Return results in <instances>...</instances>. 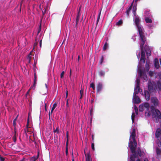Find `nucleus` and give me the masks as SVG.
<instances>
[{
  "mask_svg": "<svg viewBox=\"0 0 161 161\" xmlns=\"http://www.w3.org/2000/svg\"><path fill=\"white\" fill-rule=\"evenodd\" d=\"M133 5V2L132 3L130 6V7L126 10V15H127V16H129L130 12V11L132 9V8Z\"/></svg>",
  "mask_w": 161,
  "mask_h": 161,
  "instance_id": "6ab92c4d",
  "label": "nucleus"
},
{
  "mask_svg": "<svg viewBox=\"0 0 161 161\" xmlns=\"http://www.w3.org/2000/svg\"><path fill=\"white\" fill-rule=\"evenodd\" d=\"M145 20L147 23H152V19L148 17H145Z\"/></svg>",
  "mask_w": 161,
  "mask_h": 161,
  "instance_id": "b1692460",
  "label": "nucleus"
},
{
  "mask_svg": "<svg viewBox=\"0 0 161 161\" xmlns=\"http://www.w3.org/2000/svg\"><path fill=\"white\" fill-rule=\"evenodd\" d=\"M101 12V10L98 15L97 18V22H96V26H97V24H98V22L99 20L100 19ZM96 27H97V26H96V27H95V30H96Z\"/></svg>",
  "mask_w": 161,
  "mask_h": 161,
  "instance_id": "4be33fe9",
  "label": "nucleus"
},
{
  "mask_svg": "<svg viewBox=\"0 0 161 161\" xmlns=\"http://www.w3.org/2000/svg\"><path fill=\"white\" fill-rule=\"evenodd\" d=\"M136 94L134 93L133 94L134 103H139L141 102V101L140 98L136 96Z\"/></svg>",
  "mask_w": 161,
  "mask_h": 161,
  "instance_id": "9d476101",
  "label": "nucleus"
},
{
  "mask_svg": "<svg viewBox=\"0 0 161 161\" xmlns=\"http://www.w3.org/2000/svg\"><path fill=\"white\" fill-rule=\"evenodd\" d=\"M13 125L14 126V132L15 133L16 132V122L14 121H13Z\"/></svg>",
  "mask_w": 161,
  "mask_h": 161,
  "instance_id": "e433bc0d",
  "label": "nucleus"
},
{
  "mask_svg": "<svg viewBox=\"0 0 161 161\" xmlns=\"http://www.w3.org/2000/svg\"><path fill=\"white\" fill-rule=\"evenodd\" d=\"M145 97L146 99L148 101L150 99V95L147 91H145L144 92Z\"/></svg>",
  "mask_w": 161,
  "mask_h": 161,
  "instance_id": "4468645a",
  "label": "nucleus"
},
{
  "mask_svg": "<svg viewBox=\"0 0 161 161\" xmlns=\"http://www.w3.org/2000/svg\"><path fill=\"white\" fill-rule=\"evenodd\" d=\"M156 152L157 155H160L161 154V150L159 148H156Z\"/></svg>",
  "mask_w": 161,
  "mask_h": 161,
  "instance_id": "a878e982",
  "label": "nucleus"
},
{
  "mask_svg": "<svg viewBox=\"0 0 161 161\" xmlns=\"http://www.w3.org/2000/svg\"><path fill=\"white\" fill-rule=\"evenodd\" d=\"M98 74L100 76L104 77L105 75V72L104 71L102 70H100L98 71Z\"/></svg>",
  "mask_w": 161,
  "mask_h": 161,
  "instance_id": "aec40b11",
  "label": "nucleus"
},
{
  "mask_svg": "<svg viewBox=\"0 0 161 161\" xmlns=\"http://www.w3.org/2000/svg\"><path fill=\"white\" fill-rule=\"evenodd\" d=\"M66 107H69V104H68V99H67L66 100Z\"/></svg>",
  "mask_w": 161,
  "mask_h": 161,
  "instance_id": "603ef678",
  "label": "nucleus"
},
{
  "mask_svg": "<svg viewBox=\"0 0 161 161\" xmlns=\"http://www.w3.org/2000/svg\"><path fill=\"white\" fill-rule=\"evenodd\" d=\"M145 67L147 71H148L149 69V64L147 62L145 64Z\"/></svg>",
  "mask_w": 161,
  "mask_h": 161,
  "instance_id": "473e14b6",
  "label": "nucleus"
},
{
  "mask_svg": "<svg viewBox=\"0 0 161 161\" xmlns=\"http://www.w3.org/2000/svg\"><path fill=\"white\" fill-rule=\"evenodd\" d=\"M140 36V40H144L147 39L146 36L144 35L143 32V29L142 28H139L138 30Z\"/></svg>",
  "mask_w": 161,
  "mask_h": 161,
  "instance_id": "20e7f679",
  "label": "nucleus"
},
{
  "mask_svg": "<svg viewBox=\"0 0 161 161\" xmlns=\"http://www.w3.org/2000/svg\"><path fill=\"white\" fill-rule=\"evenodd\" d=\"M57 104L56 103H55L53 105L52 108L51 112H49V118H50V116L52 115V114L55 108L57 106Z\"/></svg>",
  "mask_w": 161,
  "mask_h": 161,
  "instance_id": "dca6fc26",
  "label": "nucleus"
},
{
  "mask_svg": "<svg viewBox=\"0 0 161 161\" xmlns=\"http://www.w3.org/2000/svg\"><path fill=\"white\" fill-rule=\"evenodd\" d=\"M136 9H137L136 7H135V6H134L133 8L132 12L133 14L135 16H136Z\"/></svg>",
  "mask_w": 161,
  "mask_h": 161,
  "instance_id": "cd10ccee",
  "label": "nucleus"
},
{
  "mask_svg": "<svg viewBox=\"0 0 161 161\" xmlns=\"http://www.w3.org/2000/svg\"><path fill=\"white\" fill-rule=\"evenodd\" d=\"M39 155L38 154L36 157H33L31 158V161H35L38 158Z\"/></svg>",
  "mask_w": 161,
  "mask_h": 161,
  "instance_id": "2f4dec72",
  "label": "nucleus"
},
{
  "mask_svg": "<svg viewBox=\"0 0 161 161\" xmlns=\"http://www.w3.org/2000/svg\"><path fill=\"white\" fill-rule=\"evenodd\" d=\"M108 46V44L107 42H105V43L103 46V50H106Z\"/></svg>",
  "mask_w": 161,
  "mask_h": 161,
  "instance_id": "c85d7f7f",
  "label": "nucleus"
},
{
  "mask_svg": "<svg viewBox=\"0 0 161 161\" xmlns=\"http://www.w3.org/2000/svg\"><path fill=\"white\" fill-rule=\"evenodd\" d=\"M65 153L66 155L67 156L68 153V147H66L65 148Z\"/></svg>",
  "mask_w": 161,
  "mask_h": 161,
  "instance_id": "49530a36",
  "label": "nucleus"
},
{
  "mask_svg": "<svg viewBox=\"0 0 161 161\" xmlns=\"http://www.w3.org/2000/svg\"><path fill=\"white\" fill-rule=\"evenodd\" d=\"M42 40H41L40 42V47H42Z\"/></svg>",
  "mask_w": 161,
  "mask_h": 161,
  "instance_id": "69168bd1",
  "label": "nucleus"
},
{
  "mask_svg": "<svg viewBox=\"0 0 161 161\" xmlns=\"http://www.w3.org/2000/svg\"><path fill=\"white\" fill-rule=\"evenodd\" d=\"M161 134V129L160 128H158L156 130L155 133V137L157 138L160 137Z\"/></svg>",
  "mask_w": 161,
  "mask_h": 161,
  "instance_id": "9b49d317",
  "label": "nucleus"
},
{
  "mask_svg": "<svg viewBox=\"0 0 161 161\" xmlns=\"http://www.w3.org/2000/svg\"><path fill=\"white\" fill-rule=\"evenodd\" d=\"M138 73L141 77L145 81H147V78L145 72L142 70L141 69H139L138 70Z\"/></svg>",
  "mask_w": 161,
  "mask_h": 161,
  "instance_id": "39448f33",
  "label": "nucleus"
},
{
  "mask_svg": "<svg viewBox=\"0 0 161 161\" xmlns=\"http://www.w3.org/2000/svg\"><path fill=\"white\" fill-rule=\"evenodd\" d=\"M135 111L136 112V114H137L138 113L137 108L136 107H135Z\"/></svg>",
  "mask_w": 161,
  "mask_h": 161,
  "instance_id": "8fccbe9b",
  "label": "nucleus"
},
{
  "mask_svg": "<svg viewBox=\"0 0 161 161\" xmlns=\"http://www.w3.org/2000/svg\"><path fill=\"white\" fill-rule=\"evenodd\" d=\"M144 110V108L143 106L140 105L139 107V110L140 111L142 112Z\"/></svg>",
  "mask_w": 161,
  "mask_h": 161,
  "instance_id": "4c0bfd02",
  "label": "nucleus"
},
{
  "mask_svg": "<svg viewBox=\"0 0 161 161\" xmlns=\"http://www.w3.org/2000/svg\"><path fill=\"white\" fill-rule=\"evenodd\" d=\"M84 153L86 156V161H92V158L89 152L86 154L85 152Z\"/></svg>",
  "mask_w": 161,
  "mask_h": 161,
  "instance_id": "ddd939ff",
  "label": "nucleus"
},
{
  "mask_svg": "<svg viewBox=\"0 0 161 161\" xmlns=\"http://www.w3.org/2000/svg\"><path fill=\"white\" fill-rule=\"evenodd\" d=\"M140 87L139 85H136L135 87L134 92V93L136 94H137L138 92H140Z\"/></svg>",
  "mask_w": 161,
  "mask_h": 161,
  "instance_id": "412c9836",
  "label": "nucleus"
},
{
  "mask_svg": "<svg viewBox=\"0 0 161 161\" xmlns=\"http://www.w3.org/2000/svg\"><path fill=\"white\" fill-rule=\"evenodd\" d=\"M154 65L155 68L158 69L159 67V65L158 62V58H155L154 60Z\"/></svg>",
  "mask_w": 161,
  "mask_h": 161,
  "instance_id": "2eb2a0df",
  "label": "nucleus"
},
{
  "mask_svg": "<svg viewBox=\"0 0 161 161\" xmlns=\"http://www.w3.org/2000/svg\"><path fill=\"white\" fill-rule=\"evenodd\" d=\"M80 15H81L80 13V12H78L77 15V16H76V20H77V21H79Z\"/></svg>",
  "mask_w": 161,
  "mask_h": 161,
  "instance_id": "bb28decb",
  "label": "nucleus"
},
{
  "mask_svg": "<svg viewBox=\"0 0 161 161\" xmlns=\"http://www.w3.org/2000/svg\"><path fill=\"white\" fill-rule=\"evenodd\" d=\"M30 89L25 94V95L26 96H27L28 95L29 93L30 92Z\"/></svg>",
  "mask_w": 161,
  "mask_h": 161,
  "instance_id": "864d4df0",
  "label": "nucleus"
},
{
  "mask_svg": "<svg viewBox=\"0 0 161 161\" xmlns=\"http://www.w3.org/2000/svg\"><path fill=\"white\" fill-rule=\"evenodd\" d=\"M136 130L134 128L132 130L129 139V146L130 150L132 154L131 155L130 160V161H135V158H138V156L141 157L142 155V153L141 152L140 147H138L137 151H136L137 145L136 139Z\"/></svg>",
  "mask_w": 161,
  "mask_h": 161,
  "instance_id": "f257e3e1",
  "label": "nucleus"
},
{
  "mask_svg": "<svg viewBox=\"0 0 161 161\" xmlns=\"http://www.w3.org/2000/svg\"><path fill=\"white\" fill-rule=\"evenodd\" d=\"M23 0H22V1H21L20 4V10H21V6H22V2H23Z\"/></svg>",
  "mask_w": 161,
  "mask_h": 161,
  "instance_id": "4d7b16f0",
  "label": "nucleus"
},
{
  "mask_svg": "<svg viewBox=\"0 0 161 161\" xmlns=\"http://www.w3.org/2000/svg\"><path fill=\"white\" fill-rule=\"evenodd\" d=\"M64 71H62L60 75V77L61 78H63L64 77Z\"/></svg>",
  "mask_w": 161,
  "mask_h": 161,
  "instance_id": "a18cd8bd",
  "label": "nucleus"
},
{
  "mask_svg": "<svg viewBox=\"0 0 161 161\" xmlns=\"http://www.w3.org/2000/svg\"><path fill=\"white\" fill-rule=\"evenodd\" d=\"M5 160V158L1 157L0 155V161H4Z\"/></svg>",
  "mask_w": 161,
  "mask_h": 161,
  "instance_id": "09e8293b",
  "label": "nucleus"
},
{
  "mask_svg": "<svg viewBox=\"0 0 161 161\" xmlns=\"http://www.w3.org/2000/svg\"><path fill=\"white\" fill-rule=\"evenodd\" d=\"M54 133H59V130L58 129V127H57L56 129V130H53Z\"/></svg>",
  "mask_w": 161,
  "mask_h": 161,
  "instance_id": "ea45409f",
  "label": "nucleus"
},
{
  "mask_svg": "<svg viewBox=\"0 0 161 161\" xmlns=\"http://www.w3.org/2000/svg\"><path fill=\"white\" fill-rule=\"evenodd\" d=\"M140 19L137 16H136L135 20V22L136 27H137L138 30H139V28H142L141 26H140Z\"/></svg>",
  "mask_w": 161,
  "mask_h": 161,
  "instance_id": "6e6552de",
  "label": "nucleus"
},
{
  "mask_svg": "<svg viewBox=\"0 0 161 161\" xmlns=\"http://www.w3.org/2000/svg\"><path fill=\"white\" fill-rule=\"evenodd\" d=\"M80 95L82 96L83 94V90H81L80 91Z\"/></svg>",
  "mask_w": 161,
  "mask_h": 161,
  "instance_id": "3c124183",
  "label": "nucleus"
},
{
  "mask_svg": "<svg viewBox=\"0 0 161 161\" xmlns=\"http://www.w3.org/2000/svg\"><path fill=\"white\" fill-rule=\"evenodd\" d=\"M157 89L158 88L159 91L161 90V83L159 81H158L156 83Z\"/></svg>",
  "mask_w": 161,
  "mask_h": 161,
  "instance_id": "5701e85b",
  "label": "nucleus"
},
{
  "mask_svg": "<svg viewBox=\"0 0 161 161\" xmlns=\"http://www.w3.org/2000/svg\"><path fill=\"white\" fill-rule=\"evenodd\" d=\"M151 102L153 104L154 107L158 106L159 101L157 98L155 97H151Z\"/></svg>",
  "mask_w": 161,
  "mask_h": 161,
  "instance_id": "423d86ee",
  "label": "nucleus"
},
{
  "mask_svg": "<svg viewBox=\"0 0 161 161\" xmlns=\"http://www.w3.org/2000/svg\"><path fill=\"white\" fill-rule=\"evenodd\" d=\"M144 50L146 52L147 57L150 56L151 55V52L148 47L147 46H145L144 47Z\"/></svg>",
  "mask_w": 161,
  "mask_h": 161,
  "instance_id": "1a4fd4ad",
  "label": "nucleus"
},
{
  "mask_svg": "<svg viewBox=\"0 0 161 161\" xmlns=\"http://www.w3.org/2000/svg\"><path fill=\"white\" fill-rule=\"evenodd\" d=\"M34 83L33 86V87H34V88H35L36 86V81H37V75L36 72L35 71L34 73Z\"/></svg>",
  "mask_w": 161,
  "mask_h": 161,
  "instance_id": "f3484780",
  "label": "nucleus"
},
{
  "mask_svg": "<svg viewBox=\"0 0 161 161\" xmlns=\"http://www.w3.org/2000/svg\"><path fill=\"white\" fill-rule=\"evenodd\" d=\"M68 91H66V98H67L68 97Z\"/></svg>",
  "mask_w": 161,
  "mask_h": 161,
  "instance_id": "5fc2aeb1",
  "label": "nucleus"
},
{
  "mask_svg": "<svg viewBox=\"0 0 161 161\" xmlns=\"http://www.w3.org/2000/svg\"><path fill=\"white\" fill-rule=\"evenodd\" d=\"M72 160H74V155L73 151L72 152Z\"/></svg>",
  "mask_w": 161,
  "mask_h": 161,
  "instance_id": "6e6d98bb",
  "label": "nucleus"
},
{
  "mask_svg": "<svg viewBox=\"0 0 161 161\" xmlns=\"http://www.w3.org/2000/svg\"><path fill=\"white\" fill-rule=\"evenodd\" d=\"M90 87L92 88L93 90H95V84L94 83H91L90 84Z\"/></svg>",
  "mask_w": 161,
  "mask_h": 161,
  "instance_id": "c756f323",
  "label": "nucleus"
},
{
  "mask_svg": "<svg viewBox=\"0 0 161 161\" xmlns=\"http://www.w3.org/2000/svg\"><path fill=\"white\" fill-rule=\"evenodd\" d=\"M97 92H100L103 89V84L101 82H98L97 86Z\"/></svg>",
  "mask_w": 161,
  "mask_h": 161,
  "instance_id": "f8f14e48",
  "label": "nucleus"
},
{
  "mask_svg": "<svg viewBox=\"0 0 161 161\" xmlns=\"http://www.w3.org/2000/svg\"><path fill=\"white\" fill-rule=\"evenodd\" d=\"M148 88L150 92H153L154 90L157 89V85L156 83L154 81L152 82L150 80L148 81Z\"/></svg>",
  "mask_w": 161,
  "mask_h": 161,
  "instance_id": "7ed1b4c3",
  "label": "nucleus"
},
{
  "mask_svg": "<svg viewBox=\"0 0 161 161\" xmlns=\"http://www.w3.org/2000/svg\"><path fill=\"white\" fill-rule=\"evenodd\" d=\"M13 139L14 142H15L16 140V133H15L13 137Z\"/></svg>",
  "mask_w": 161,
  "mask_h": 161,
  "instance_id": "79ce46f5",
  "label": "nucleus"
},
{
  "mask_svg": "<svg viewBox=\"0 0 161 161\" xmlns=\"http://www.w3.org/2000/svg\"><path fill=\"white\" fill-rule=\"evenodd\" d=\"M136 85H140V80L139 79H137L136 80Z\"/></svg>",
  "mask_w": 161,
  "mask_h": 161,
  "instance_id": "37998d69",
  "label": "nucleus"
},
{
  "mask_svg": "<svg viewBox=\"0 0 161 161\" xmlns=\"http://www.w3.org/2000/svg\"><path fill=\"white\" fill-rule=\"evenodd\" d=\"M151 111L152 114L153 116L156 118V122H158V119H161V113L159 110L155 109L154 107L152 105L150 107Z\"/></svg>",
  "mask_w": 161,
  "mask_h": 161,
  "instance_id": "f03ea898",
  "label": "nucleus"
},
{
  "mask_svg": "<svg viewBox=\"0 0 161 161\" xmlns=\"http://www.w3.org/2000/svg\"><path fill=\"white\" fill-rule=\"evenodd\" d=\"M29 117H28L27 120V124L26 125V128L27 129L30 127L29 126Z\"/></svg>",
  "mask_w": 161,
  "mask_h": 161,
  "instance_id": "58836bf2",
  "label": "nucleus"
},
{
  "mask_svg": "<svg viewBox=\"0 0 161 161\" xmlns=\"http://www.w3.org/2000/svg\"><path fill=\"white\" fill-rule=\"evenodd\" d=\"M18 116H17L16 118L13 121H14L15 122L16 121L17 119V118H18Z\"/></svg>",
  "mask_w": 161,
  "mask_h": 161,
  "instance_id": "0e129e2a",
  "label": "nucleus"
},
{
  "mask_svg": "<svg viewBox=\"0 0 161 161\" xmlns=\"http://www.w3.org/2000/svg\"><path fill=\"white\" fill-rule=\"evenodd\" d=\"M123 23V21L121 19L119 20L118 22H116V25H121Z\"/></svg>",
  "mask_w": 161,
  "mask_h": 161,
  "instance_id": "f704fd0d",
  "label": "nucleus"
},
{
  "mask_svg": "<svg viewBox=\"0 0 161 161\" xmlns=\"http://www.w3.org/2000/svg\"><path fill=\"white\" fill-rule=\"evenodd\" d=\"M104 60V58L103 56H101V58L99 61V64H102Z\"/></svg>",
  "mask_w": 161,
  "mask_h": 161,
  "instance_id": "7c9ffc66",
  "label": "nucleus"
},
{
  "mask_svg": "<svg viewBox=\"0 0 161 161\" xmlns=\"http://www.w3.org/2000/svg\"><path fill=\"white\" fill-rule=\"evenodd\" d=\"M144 161H148V159L147 158H145Z\"/></svg>",
  "mask_w": 161,
  "mask_h": 161,
  "instance_id": "774afa93",
  "label": "nucleus"
},
{
  "mask_svg": "<svg viewBox=\"0 0 161 161\" xmlns=\"http://www.w3.org/2000/svg\"><path fill=\"white\" fill-rule=\"evenodd\" d=\"M30 141H31V142H34V143H35V144H36V142H35V141H34V140H31V139H30Z\"/></svg>",
  "mask_w": 161,
  "mask_h": 161,
  "instance_id": "680f3d73",
  "label": "nucleus"
},
{
  "mask_svg": "<svg viewBox=\"0 0 161 161\" xmlns=\"http://www.w3.org/2000/svg\"><path fill=\"white\" fill-rule=\"evenodd\" d=\"M145 115L147 116L148 117L150 116V112L149 110H147V111L145 112Z\"/></svg>",
  "mask_w": 161,
  "mask_h": 161,
  "instance_id": "72a5a7b5",
  "label": "nucleus"
},
{
  "mask_svg": "<svg viewBox=\"0 0 161 161\" xmlns=\"http://www.w3.org/2000/svg\"><path fill=\"white\" fill-rule=\"evenodd\" d=\"M31 57L30 55H29L27 57V59L29 60V63L30 62V61H31Z\"/></svg>",
  "mask_w": 161,
  "mask_h": 161,
  "instance_id": "c03bdc74",
  "label": "nucleus"
},
{
  "mask_svg": "<svg viewBox=\"0 0 161 161\" xmlns=\"http://www.w3.org/2000/svg\"><path fill=\"white\" fill-rule=\"evenodd\" d=\"M144 107L147 108V110H149V104L148 103H146L144 104Z\"/></svg>",
  "mask_w": 161,
  "mask_h": 161,
  "instance_id": "393cba45",
  "label": "nucleus"
},
{
  "mask_svg": "<svg viewBox=\"0 0 161 161\" xmlns=\"http://www.w3.org/2000/svg\"><path fill=\"white\" fill-rule=\"evenodd\" d=\"M146 58H145V51L144 49H141V58H140V61H143V63L145 62Z\"/></svg>",
  "mask_w": 161,
  "mask_h": 161,
  "instance_id": "0eeeda50",
  "label": "nucleus"
},
{
  "mask_svg": "<svg viewBox=\"0 0 161 161\" xmlns=\"http://www.w3.org/2000/svg\"><path fill=\"white\" fill-rule=\"evenodd\" d=\"M71 74H72V71H71V69H70V74H69V77H71Z\"/></svg>",
  "mask_w": 161,
  "mask_h": 161,
  "instance_id": "052dcab7",
  "label": "nucleus"
},
{
  "mask_svg": "<svg viewBox=\"0 0 161 161\" xmlns=\"http://www.w3.org/2000/svg\"><path fill=\"white\" fill-rule=\"evenodd\" d=\"M92 140L93 141V140H94V137L93 135H92Z\"/></svg>",
  "mask_w": 161,
  "mask_h": 161,
  "instance_id": "338daca9",
  "label": "nucleus"
},
{
  "mask_svg": "<svg viewBox=\"0 0 161 161\" xmlns=\"http://www.w3.org/2000/svg\"><path fill=\"white\" fill-rule=\"evenodd\" d=\"M135 117V114L134 113H132L131 115V119L133 122H134Z\"/></svg>",
  "mask_w": 161,
  "mask_h": 161,
  "instance_id": "c9c22d12",
  "label": "nucleus"
},
{
  "mask_svg": "<svg viewBox=\"0 0 161 161\" xmlns=\"http://www.w3.org/2000/svg\"><path fill=\"white\" fill-rule=\"evenodd\" d=\"M91 147H92V149L93 150H95L94 144L93 143L92 144Z\"/></svg>",
  "mask_w": 161,
  "mask_h": 161,
  "instance_id": "de8ad7c7",
  "label": "nucleus"
},
{
  "mask_svg": "<svg viewBox=\"0 0 161 161\" xmlns=\"http://www.w3.org/2000/svg\"><path fill=\"white\" fill-rule=\"evenodd\" d=\"M79 21H77V20H76V23L75 25V27H77V25H78V22Z\"/></svg>",
  "mask_w": 161,
  "mask_h": 161,
  "instance_id": "e2e57ef3",
  "label": "nucleus"
},
{
  "mask_svg": "<svg viewBox=\"0 0 161 161\" xmlns=\"http://www.w3.org/2000/svg\"><path fill=\"white\" fill-rule=\"evenodd\" d=\"M81 6H80V7L79 8V10H78V12H80V11L81 9Z\"/></svg>",
  "mask_w": 161,
  "mask_h": 161,
  "instance_id": "13d9d810",
  "label": "nucleus"
},
{
  "mask_svg": "<svg viewBox=\"0 0 161 161\" xmlns=\"http://www.w3.org/2000/svg\"><path fill=\"white\" fill-rule=\"evenodd\" d=\"M147 41V39L144 40H140L141 42L140 43V46L141 49H144L143 47L144 45L146 42Z\"/></svg>",
  "mask_w": 161,
  "mask_h": 161,
  "instance_id": "a211bd4d",
  "label": "nucleus"
},
{
  "mask_svg": "<svg viewBox=\"0 0 161 161\" xmlns=\"http://www.w3.org/2000/svg\"><path fill=\"white\" fill-rule=\"evenodd\" d=\"M41 21H42V20H41V23L39 25V27L38 30V34H39V32H40V31L41 30Z\"/></svg>",
  "mask_w": 161,
  "mask_h": 161,
  "instance_id": "a19ab883",
  "label": "nucleus"
},
{
  "mask_svg": "<svg viewBox=\"0 0 161 161\" xmlns=\"http://www.w3.org/2000/svg\"><path fill=\"white\" fill-rule=\"evenodd\" d=\"M46 9H45V11H42L43 16L44 15V14H45L46 13Z\"/></svg>",
  "mask_w": 161,
  "mask_h": 161,
  "instance_id": "bf43d9fd",
  "label": "nucleus"
}]
</instances>
